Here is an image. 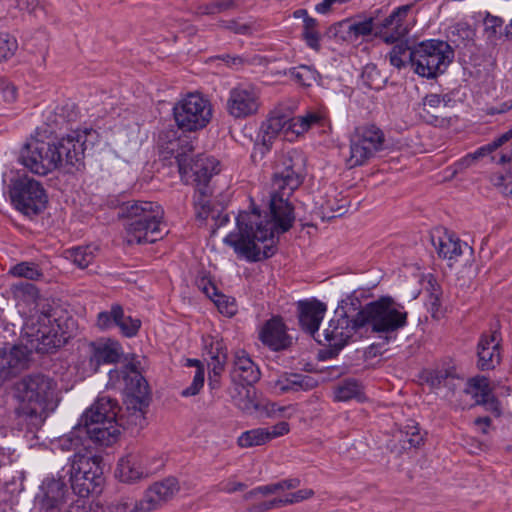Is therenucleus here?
Segmentation results:
<instances>
[{
  "label": "nucleus",
  "instance_id": "obj_1",
  "mask_svg": "<svg viewBox=\"0 0 512 512\" xmlns=\"http://www.w3.org/2000/svg\"><path fill=\"white\" fill-rule=\"evenodd\" d=\"M303 182V162L284 156L282 168L274 173L269 201V214L242 211L236 218L237 231L229 233L224 242L249 261H260L276 252L275 236L287 232L295 221L290 196Z\"/></svg>",
  "mask_w": 512,
  "mask_h": 512
},
{
  "label": "nucleus",
  "instance_id": "obj_2",
  "mask_svg": "<svg viewBox=\"0 0 512 512\" xmlns=\"http://www.w3.org/2000/svg\"><path fill=\"white\" fill-rule=\"evenodd\" d=\"M11 292L17 301V307L27 315L22 329L23 339L40 353H48L59 347L65 338L49 300L42 297L31 283L13 284Z\"/></svg>",
  "mask_w": 512,
  "mask_h": 512
},
{
  "label": "nucleus",
  "instance_id": "obj_3",
  "mask_svg": "<svg viewBox=\"0 0 512 512\" xmlns=\"http://www.w3.org/2000/svg\"><path fill=\"white\" fill-rule=\"evenodd\" d=\"M16 395L19 401L17 415L38 424L58 404L57 382L41 373L29 374L17 383Z\"/></svg>",
  "mask_w": 512,
  "mask_h": 512
},
{
  "label": "nucleus",
  "instance_id": "obj_4",
  "mask_svg": "<svg viewBox=\"0 0 512 512\" xmlns=\"http://www.w3.org/2000/svg\"><path fill=\"white\" fill-rule=\"evenodd\" d=\"M162 207L151 201L124 203L119 217L126 219L125 230L128 244L154 243L162 238Z\"/></svg>",
  "mask_w": 512,
  "mask_h": 512
},
{
  "label": "nucleus",
  "instance_id": "obj_5",
  "mask_svg": "<svg viewBox=\"0 0 512 512\" xmlns=\"http://www.w3.org/2000/svg\"><path fill=\"white\" fill-rule=\"evenodd\" d=\"M411 6L405 5L395 9L389 16L381 17L382 10L378 9L370 16H356L337 22L331 30L339 32H409L413 29L415 18L410 14Z\"/></svg>",
  "mask_w": 512,
  "mask_h": 512
},
{
  "label": "nucleus",
  "instance_id": "obj_6",
  "mask_svg": "<svg viewBox=\"0 0 512 512\" xmlns=\"http://www.w3.org/2000/svg\"><path fill=\"white\" fill-rule=\"evenodd\" d=\"M357 325L370 326L376 333L394 332L407 323V312L390 297L366 304L356 314Z\"/></svg>",
  "mask_w": 512,
  "mask_h": 512
},
{
  "label": "nucleus",
  "instance_id": "obj_7",
  "mask_svg": "<svg viewBox=\"0 0 512 512\" xmlns=\"http://www.w3.org/2000/svg\"><path fill=\"white\" fill-rule=\"evenodd\" d=\"M102 459L91 453H75L67 465L71 488L80 497H86L102 483Z\"/></svg>",
  "mask_w": 512,
  "mask_h": 512
},
{
  "label": "nucleus",
  "instance_id": "obj_8",
  "mask_svg": "<svg viewBox=\"0 0 512 512\" xmlns=\"http://www.w3.org/2000/svg\"><path fill=\"white\" fill-rule=\"evenodd\" d=\"M454 58L451 46L440 40H426L417 43L413 71L417 75L433 79L442 74Z\"/></svg>",
  "mask_w": 512,
  "mask_h": 512
},
{
  "label": "nucleus",
  "instance_id": "obj_9",
  "mask_svg": "<svg viewBox=\"0 0 512 512\" xmlns=\"http://www.w3.org/2000/svg\"><path fill=\"white\" fill-rule=\"evenodd\" d=\"M173 115L179 129L195 132L205 128L212 118V105L200 93H189L173 107Z\"/></svg>",
  "mask_w": 512,
  "mask_h": 512
},
{
  "label": "nucleus",
  "instance_id": "obj_10",
  "mask_svg": "<svg viewBox=\"0 0 512 512\" xmlns=\"http://www.w3.org/2000/svg\"><path fill=\"white\" fill-rule=\"evenodd\" d=\"M124 382L125 404L129 413L127 424L142 428L145 425V409L149 405L148 383L133 366H126Z\"/></svg>",
  "mask_w": 512,
  "mask_h": 512
},
{
  "label": "nucleus",
  "instance_id": "obj_11",
  "mask_svg": "<svg viewBox=\"0 0 512 512\" xmlns=\"http://www.w3.org/2000/svg\"><path fill=\"white\" fill-rule=\"evenodd\" d=\"M10 197L16 208L25 215H37L47 205L48 199L42 185L27 176L12 183Z\"/></svg>",
  "mask_w": 512,
  "mask_h": 512
},
{
  "label": "nucleus",
  "instance_id": "obj_12",
  "mask_svg": "<svg viewBox=\"0 0 512 512\" xmlns=\"http://www.w3.org/2000/svg\"><path fill=\"white\" fill-rule=\"evenodd\" d=\"M353 300L352 297H348L340 302L334 312V317L321 334L322 344L340 350L347 344L353 333L362 328V325H357L356 316L352 320L349 319V311L346 307L349 304L354 305Z\"/></svg>",
  "mask_w": 512,
  "mask_h": 512
},
{
  "label": "nucleus",
  "instance_id": "obj_13",
  "mask_svg": "<svg viewBox=\"0 0 512 512\" xmlns=\"http://www.w3.org/2000/svg\"><path fill=\"white\" fill-rule=\"evenodd\" d=\"M176 160L182 179L195 187L210 186L211 178L220 172V163L212 156L201 154L189 158L186 154L178 153Z\"/></svg>",
  "mask_w": 512,
  "mask_h": 512
},
{
  "label": "nucleus",
  "instance_id": "obj_14",
  "mask_svg": "<svg viewBox=\"0 0 512 512\" xmlns=\"http://www.w3.org/2000/svg\"><path fill=\"white\" fill-rule=\"evenodd\" d=\"M71 493L64 477L45 478L34 498L35 512H64L68 508Z\"/></svg>",
  "mask_w": 512,
  "mask_h": 512
},
{
  "label": "nucleus",
  "instance_id": "obj_15",
  "mask_svg": "<svg viewBox=\"0 0 512 512\" xmlns=\"http://www.w3.org/2000/svg\"><path fill=\"white\" fill-rule=\"evenodd\" d=\"M85 142L86 135L78 131H73L53 142L57 168L68 173L83 168Z\"/></svg>",
  "mask_w": 512,
  "mask_h": 512
},
{
  "label": "nucleus",
  "instance_id": "obj_16",
  "mask_svg": "<svg viewBox=\"0 0 512 512\" xmlns=\"http://www.w3.org/2000/svg\"><path fill=\"white\" fill-rule=\"evenodd\" d=\"M21 163L32 173L47 175L58 169L55 160L53 143L42 140H32L21 150Z\"/></svg>",
  "mask_w": 512,
  "mask_h": 512
},
{
  "label": "nucleus",
  "instance_id": "obj_17",
  "mask_svg": "<svg viewBox=\"0 0 512 512\" xmlns=\"http://www.w3.org/2000/svg\"><path fill=\"white\" fill-rule=\"evenodd\" d=\"M260 106V92L253 85L240 84L229 91L226 110L234 119L254 116L258 113Z\"/></svg>",
  "mask_w": 512,
  "mask_h": 512
},
{
  "label": "nucleus",
  "instance_id": "obj_18",
  "mask_svg": "<svg viewBox=\"0 0 512 512\" xmlns=\"http://www.w3.org/2000/svg\"><path fill=\"white\" fill-rule=\"evenodd\" d=\"M6 345L0 348V386L18 376L28 367L32 346Z\"/></svg>",
  "mask_w": 512,
  "mask_h": 512
},
{
  "label": "nucleus",
  "instance_id": "obj_19",
  "mask_svg": "<svg viewBox=\"0 0 512 512\" xmlns=\"http://www.w3.org/2000/svg\"><path fill=\"white\" fill-rule=\"evenodd\" d=\"M382 40L392 45L388 54L390 64L397 69L410 66L413 70L415 49L417 43L408 38V34H379Z\"/></svg>",
  "mask_w": 512,
  "mask_h": 512
},
{
  "label": "nucleus",
  "instance_id": "obj_20",
  "mask_svg": "<svg viewBox=\"0 0 512 512\" xmlns=\"http://www.w3.org/2000/svg\"><path fill=\"white\" fill-rule=\"evenodd\" d=\"M178 491V481L173 477H169L149 486L143 498L137 502L142 512H151L171 500Z\"/></svg>",
  "mask_w": 512,
  "mask_h": 512
},
{
  "label": "nucleus",
  "instance_id": "obj_21",
  "mask_svg": "<svg viewBox=\"0 0 512 512\" xmlns=\"http://www.w3.org/2000/svg\"><path fill=\"white\" fill-rule=\"evenodd\" d=\"M298 310L301 328L318 343L322 344L323 340L319 333V326L326 313V305L318 300L301 301L298 304Z\"/></svg>",
  "mask_w": 512,
  "mask_h": 512
},
{
  "label": "nucleus",
  "instance_id": "obj_22",
  "mask_svg": "<svg viewBox=\"0 0 512 512\" xmlns=\"http://www.w3.org/2000/svg\"><path fill=\"white\" fill-rule=\"evenodd\" d=\"M500 342L501 337L497 330L481 335L477 348L478 367L481 370L494 369L500 363Z\"/></svg>",
  "mask_w": 512,
  "mask_h": 512
},
{
  "label": "nucleus",
  "instance_id": "obj_23",
  "mask_svg": "<svg viewBox=\"0 0 512 512\" xmlns=\"http://www.w3.org/2000/svg\"><path fill=\"white\" fill-rule=\"evenodd\" d=\"M120 407L118 402L107 395H101L95 403L85 411L80 418L81 423H90L92 421L114 423L123 420V416L118 419Z\"/></svg>",
  "mask_w": 512,
  "mask_h": 512
},
{
  "label": "nucleus",
  "instance_id": "obj_24",
  "mask_svg": "<svg viewBox=\"0 0 512 512\" xmlns=\"http://www.w3.org/2000/svg\"><path fill=\"white\" fill-rule=\"evenodd\" d=\"M260 376L259 367L249 355L243 350L236 351L231 372L233 381L251 386L259 381Z\"/></svg>",
  "mask_w": 512,
  "mask_h": 512
},
{
  "label": "nucleus",
  "instance_id": "obj_25",
  "mask_svg": "<svg viewBox=\"0 0 512 512\" xmlns=\"http://www.w3.org/2000/svg\"><path fill=\"white\" fill-rule=\"evenodd\" d=\"M260 340L273 351L287 349L291 345V337L279 319L267 321L260 331Z\"/></svg>",
  "mask_w": 512,
  "mask_h": 512
},
{
  "label": "nucleus",
  "instance_id": "obj_26",
  "mask_svg": "<svg viewBox=\"0 0 512 512\" xmlns=\"http://www.w3.org/2000/svg\"><path fill=\"white\" fill-rule=\"evenodd\" d=\"M82 424L85 437H88L94 443L101 446L113 445L118 440L120 435L119 426L123 425L122 422H114L108 424L107 422L97 421Z\"/></svg>",
  "mask_w": 512,
  "mask_h": 512
},
{
  "label": "nucleus",
  "instance_id": "obj_27",
  "mask_svg": "<svg viewBox=\"0 0 512 512\" xmlns=\"http://www.w3.org/2000/svg\"><path fill=\"white\" fill-rule=\"evenodd\" d=\"M466 395L471 396L473 405H484L488 409L496 410L497 402L494 398L492 390L489 385V380L486 377H474L468 380L464 389Z\"/></svg>",
  "mask_w": 512,
  "mask_h": 512
},
{
  "label": "nucleus",
  "instance_id": "obj_28",
  "mask_svg": "<svg viewBox=\"0 0 512 512\" xmlns=\"http://www.w3.org/2000/svg\"><path fill=\"white\" fill-rule=\"evenodd\" d=\"M115 475L125 483H133L142 479L147 472L142 466L141 456L138 453H128L122 457L117 464Z\"/></svg>",
  "mask_w": 512,
  "mask_h": 512
},
{
  "label": "nucleus",
  "instance_id": "obj_29",
  "mask_svg": "<svg viewBox=\"0 0 512 512\" xmlns=\"http://www.w3.org/2000/svg\"><path fill=\"white\" fill-rule=\"evenodd\" d=\"M89 363L94 372L103 363H115L121 355V348L116 342L91 343Z\"/></svg>",
  "mask_w": 512,
  "mask_h": 512
},
{
  "label": "nucleus",
  "instance_id": "obj_30",
  "mask_svg": "<svg viewBox=\"0 0 512 512\" xmlns=\"http://www.w3.org/2000/svg\"><path fill=\"white\" fill-rule=\"evenodd\" d=\"M318 386V380L309 375L289 374L281 376L274 383V389L277 393L309 391Z\"/></svg>",
  "mask_w": 512,
  "mask_h": 512
},
{
  "label": "nucleus",
  "instance_id": "obj_31",
  "mask_svg": "<svg viewBox=\"0 0 512 512\" xmlns=\"http://www.w3.org/2000/svg\"><path fill=\"white\" fill-rule=\"evenodd\" d=\"M432 244L438 255L443 259L453 260L462 254V245L453 233L444 231L441 235L432 236Z\"/></svg>",
  "mask_w": 512,
  "mask_h": 512
},
{
  "label": "nucleus",
  "instance_id": "obj_32",
  "mask_svg": "<svg viewBox=\"0 0 512 512\" xmlns=\"http://www.w3.org/2000/svg\"><path fill=\"white\" fill-rule=\"evenodd\" d=\"M355 136L361 141V144L369 148L370 152L375 156L377 152L383 149L384 134L375 125H367L356 128Z\"/></svg>",
  "mask_w": 512,
  "mask_h": 512
},
{
  "label": "nucleus",
  "instance_id": "obj_33",
  "mask_svg": "<svg viewBox=\"0 0 512 512\" xmlns=\"http://www.w3.org/2000/svg\"><path fill=\"white\" fill-rule=\"evenodd\" d=\"M212 194L213 190L210 186L195 187L193 204L196 217L199 220H206L213 212Z\"/></svg>",
  "mask_w": 512,
  "mask_h": 512
},
{
  "label": "nucleus",
  "instance_id": "obj_34",
  "mask_svg": "<svg viewBox=\"0 0 512 512\" xmlns=\"http://www.w3.org/2000/svg\"><path fill=\"white\" fill-rule=\"evenodd\" d=\"M324 116L317 111H308L305 115L293 117L289 128L297 136L304 134L313 126H323Z\"/></svg>",
  "mask_w": 512,
  "mask_h": 512
},
{
  "label": "nucleus",
  "instance_id": "obj_35",
  "mask_svg": "<svg viewBox=\"0 0 512 512\" xmlns=\"http://www.w3.org/2000/svg\"><path fill=\"white\" fill-rule=\"evenodd\" d=\"M374 155L369 148L361 144V141L353 134L350 140V156L346 162L349 168H354L365 164Z\"/></svg>",
  "mask_w": 512,
  "mask_h": 512
},
{
  "label": "nucleus",
  "instance_id": "obj_36",
  "mask_svg": "<svg viewBox=\"0 0 512 512\" xmlns=\"http://www.w3.org/2000/svg\"><path fill=\"white\" fill-rule=\"evenodd\" d=\"M334 393L337 401L361 400L363 397V387L355 379H346L337 385Z\"/></svg>",
  "mask_w": 512,
  "mask_h": 512
},
{
  "label": "nucleus",
  "instance_id": "obj_37",
  "mask_svg": "<svg viewBox=\"0 0 512 512\" xmlns=\"http://www.w3.org/2000/svg\"><path fill=\"white\" fill-rule=\"evenodd\" d=\"M291 118L278 113L272 114L265 123L262 125L264 133L269 139L275 137L281 132H284L285 136L291 132L289 128Z\"/></svg>",
  "mask_w": 512,
  "mask_h": 512
},
{
  "label": "nucleus",
  "instance_id": "obj_38",
  "mask_svg": "<svg viewBox=\"0 0 512 512\" xmlns=\"http://www.w3.org/2000/svg\"><path fill=\"white\" fill-rule=\"evenodd\" d=\"M512 139V127L501 134L499 137L495 138L491 141L494 149L496 150V155L492 156V161L498 164H506L512 162V151L504 147L506 143H508Z\"/></svg>",
  "mask_w": 512,
  "mask_h": 512
},
{
  "label": "nucleus",
  "instance_id": "obj_39",
  "mask_svg": "<svg viewBox=\"0 0 512 512\" xmlns=\"http://www.w3.org/2000/svg\"><path fill=\"white\" fill-rule=\"evenodd\" d=\"M209 353L211 355V360L208 363L209 374L220 377L227 361L226 349L221 342H216L215 347L212 346Z\"/></svg>",
  "mask_w": 512,
  "mask_h": 512
},
{
  "label": "nucleus",
  "instance_id": "obj_40",
  "mask_svg": "<svg viewBox=\"0 0 512 512\" xmlns=\"http://www.w3.org/2000/svg\"><path fill=\"white\" fill-rule=\"evenodd\" d=\"M8 274L18 278H26L28 280H39L43 277V272L38 264L34 262H20L12 266Z\"/></svg>",
  "mask_w": 512,
  "mask_h": 512
},
{
  "label": "nucleus",
  "instance_id": "obj_41",
  "mask_svg": "<svg viewBox=\"0 0 512 512\" xmlns=\"http://www.w3.org/2000/svg\"><path fill=\"white\" fill-rule=\"evenodd\" d=\"M84 428L81 421L68 434L59 439V446L62 450H76L84 446Z\"/></svg>",
  "mask_w": 512,
  "mask_h": 512
},
{
  "label": "nucleus",
  "instance_id": "obj_42",
  "mask_svg": "<svg viewBox=\"0 0 512 512\" xmlns=\"http://www.w3.org/2000/svg\"><path fill=\"white\" fill-rule=\"evenodd\" d=\"M267 442H269V437L265 428H257L243 432L238 438V445L243 448L259 446Z\"/></svg>",
  "mask_w": 512,
  "mask_h": 512
},
{
  "label": "nucleus",
  "instance_id": "obj_43",
  "mask_svg": "<svg viewBox=\"0 0 512 512\" xmlns=\"http://www.w3.org/2000/svg\"><path fill=\"white\" fill-rule=\"evenodd\" d=\"M94 250L91 246L72 248L67 251L68 258L79 268L84 269L94 260Z\"/></svg>",
  "mask_w": 512,
  "mask_h": 512
},
{
  "label": "nucleus",
  "instance_id": "obj_44",
  "mask_svg": "<svg viewBox=\"0 0 512 512\" xmlns=\"http://www.w3.org/2000/svg\"><path fill=\"white\" fill-rule=\"evenodd\" d=\"M496 150L494 149L492 143H488L486 145H483L479 147L475 152L467 154L465 157L460 159L457 162V166L459 169H465L473 165L477 160L484 158L488 155H496Z\"/></svg>",
  "mask_w": 512,
  "mask_h": 512
},
{
  "label": "nucleus",
  "instance_id": "obj_45",
  "mask_svg": "<svg viewBox=\"0 0 512 512\" xmlns=\"http://www.w3.org/2000/svg\"><path fill=\"white\" fill-rule=\"evenodd\" d=\"M122 316V306L113 304L110 311L100 312L97 316V326L100 329L106 330L115 326L116 320Z\"/></svg>",
  "mask_w": 512,
  "mask_h": 512
},
{
  "label": "nucleus",
  "instance_id": "obj_46",
  "mask_svg": "<svg viewBox=\"0 0 512 512\" xmlns=\"http://www.w3.org/2000/svg\"><path fill=\"white\" fill-rule=\"evenodd\" d=\"M293 79L303 86H311L317 80V72L306 65L291 69Z\"/></svg>",
  "mask_w": 512,
  "mask_h": 512
},
{
  "label": "nucleus",
  "instance_id": "obj_47",
  "mask_svg": "<svg viewBox=\"0 0 512 512\" xmlns=\"http://www.w3.org/2000/svg\"><path fill=\"white\" fill-rule=\"evenodd\" d=\"M115 326L119 327L121 333L126 337L135 336L141 326V321L137 318H132L129 315H125L122 310V316L119 320H116Z\"/></svg>",
  "mask_w": 512,
  "mask_h": 512
},
{
  "label": "nucleus",
  "instance_id": "obj_48",
  "mask_svg": "<svg viewBox=\"0 0 512 512\" xmlns=\"http://www.w3.org/2000/svg\"><path fill=\"white\" fill-rule=\"evenodd\" d=\"M432 290L427 300L428 310L435 319H440L444 315V310L441 305V291L438 287L431 285Z\"/></svg>",
  "mask_w": 512,
  "mask_h": 512
},
{
  "label": "nucleus",
  "instance_id": "obj_49",
  "mask_svg": "<svg viewBox=\"0 0 512 512\" xmlns=\"http://www.w3.org/2000/svg\"><path fill=\"white\" fill-rule=\"evenodd\" d=\"M406 431H401V441H403V448H407L406 443L408 444V447H418L423 442V436L420 434L419 428L415 425L407 426Z\"/></svg>",
  "mask_w": 512,
  "mask_h": 512
},
{
  "label": "nucleus",
  "instance_id": "obj_50",
  "mask_svg": "<svg viewBox=\"0 0 512 512\" xmlns=\"http://www.w3.org/2000/svg\"><path fill=\"white\" fill-rule=\"evenodd\" d=\"M18 45L11 34H0V62L11 57Z\"/></svg>",
  "mask_w": 512,
  "mask_h": 512
},
{
  "label": "nucleus",
  "instance_id": "obj_51",
  "mask_svg": "<svg viewBox=\"0 0 512 512\" xmlns=\"http://www.w3.org/2000/svg\"><path fill=\"white\" fill-rule=\"evenodd\" d=\"M203 384H204V370L199 367L195 372V375H194L191 385L182 391V393H181L182 396L189 397V396H194V395L198 394L199 391L201 390V388L203 387Z\"/></svg>",
  "mask_w": 512,
  "mask_h": 512
},
{
  "label": "nucleus",
  "instance_id": "obj_52",
  "mask_svg": "<svg viewBox=\"0 0 512 512\" xmlns=\"http://www.w3.org/2000/svg\"><path fill=\"white\" fill-rule=\"evenodd\" d=\"M314 496V491L309 488L300 489L294 493L288 494L286 497L281 498L283 502V507L287 505H292L295 503L302 502Z\"/></svg>",
  "mask_w": 512,
  "mask_h": 512
},
{
  "label": "nucleus",
  "instance_id": "obj_53",
  "mask_svg": "<svg viewBox=\"0 0 512 512\" xmlns=\"http://www.w3.org/2000/svg\"><path fill=\"white\" fill-rule=\"evenodd\" d=\"M484 32H497V30H505L504 20L498 16L487 13L483 20Z\"/></svg>",
  "mask_w": 512,
  "mask_h": 512
},
{
  "label": "nucleus",
  "instance_id": "obj_54",
  "mask_svg": "<svg viewBox=\"0 0 512 512\" xmlns=\"http://www.w3.org/2000/svg\"><path fill=\"white\" fill-rule=\"evenodd\" d=\"M214 303L219 311L227 316H233L236 313L235 301L227 299L224 295L214 299Z\"/></svg>",
  "mask_w": 512,
  "mask_h": 512
},
{
  "label": "nucleus",
  "instance_id": "obj_55",
  "mask_svg": "<svg viewBox=\"0 0 512 512\" xmlns=\"http://www.w3.org/2000/svg\"><path fill=\"white\" fill-rule=\"evenodd\" d=\"M247 488L245 483L238 482L232 479H227L219 484V490L226 493H234L243 491Z\"/></svg>",
  "mask_w": 512,
  "mask_h": 512
},
{
  "label": "nucleus",
  "instance_id": "obj_56",
  "mask_svg": "<svg viewBox=\"0 0 512 512\" xmlns=\"http://www.w3.org/2000/svg\"><path fill=\"white\" fill-rule=\"evenodd\" d=\"M293 17L303 19V29L304 32H309L310 30L316 28L317 22L314 18L310 17L305 9H298L293 13Z\"/></svg>",
  "mask_w": 512,
  "mask_h": 512
},
{
  "label": "nucleus",
  "instance_id": "obj_57",
  "mask_svg": "<svg viewBox=\"0 0 512 512\" xmlns=\"http://www.w3.org/2000/svg\"><path fill=\"white\" fill-rule=\"evenodd\" d=\"M265 429L267 431L269 441H270L274 438H277V437L287 434L289 432V424L285 421H282L270 428H265Z\"/></svg>",
  "mask_w": 512,
  "mask_h": 512
},
{
  "label": "nucleus",
  "instance_id": "obj_58",
  "mask_svg": "<svg viewBox=\"0 0 512 512\" xmlns=\"http://www.w3.org/2000/svg\"><path fill=\"white\" fill-rule=\"evenodd\" d=\"M233 5H234V2L232 0H223V1L213 2L207 6L206 12L208 14H216V13H219V12H222L224 10L231 8Z\"/></svg>",
  "mask_w": 512,
  "mask_h": 512
},
{
  "label": "nucleus",
  "instance_id": "obj_59",
  "mask_svg": "<svg viewBox=\"0 0 512 512\" xmlns=\"http://www.w3.org/2000/svg\"><path fill=\"white\" fill-rule=\"evenodd\" d=\"M198 286L213 301L222 295L217 292V288L212 283L205 279H201Z\"/></svg>",
  "mask_w": 512,
  "mask_h": 512
},
{
  "label": "nucleus",
  "instance_id": "obj_60",
  "mask_svg": "<svg viewBox=\"0 0 512 512\" xmlns=\"http://www.w3.org/2000/svg\"><path fill=\"white\" fill-rule=\"evenodd\" d=\"M198 286L213 301L222 295L217 292V288L212 283L205 279H201Z\"/></svg>",
  "mask_w": 512,
  "mask_h": 512
},
{
  "label": "nucleus",
  "instance_id": "obj_61",
  "mask_svg": "<svg viewBox=\"0 0 512 512\" xmlns=\"http://www.w3.org/2000/svg\"><path fill=\"white\" fill-rule=\"evenodd\" d=\"M491 181L495 187H497L502 193V189L505 187H511L512 181H508V177L502 174L493 175Z\"/></svg>",
  "mask_w": 512,
  "mask_h": 512
},
{
  "label": "nucleus",
  "instance_id": "obj_62",
  "mask_svg": "<svg viewBox=\"0 0 512 512\" xmlns=\"http://www.w3.org/2000/svg\"><path fill=\"white\" fill-rule=\"evenodd\" d=\"M283 507V502L281 501V498H274L269 501H263L259 503V508L261 512H267L269 510Z\"/></svg>",
  "mask_w": 512,
  "mask_h": 512
},
{
  "label": "nucleus",
  "instance_id": "obj_63",
  "mask_svg": "<svg viewBox=\"0 0 512 512\" xmlns=\"http://www.w3.org/2000/svg\"><path fill=\"white\" fill-rule=\"evenodd\" d=\"M16 6L21 10L34 11L39 4V0H14Z\"/></svg>",
  "mask_w": 512,
  "mask_h": 512
},
{
  "label": "nucleus",
  "instance_id": "obj_64",
  "mask_svg": "<svg viewBox=\"0 0 512 512\" xmlns=\"http://www.w3.org/2000/svg\"><path fill=\"white\" fill-rule=\"evenodd\" d=\"M442 102V98L438 94H429L423 100V105L426 107L436 108Z\"/></svg>",
  "mask_w": 512,
  "mask_h": 512
}]
</instances>
